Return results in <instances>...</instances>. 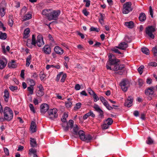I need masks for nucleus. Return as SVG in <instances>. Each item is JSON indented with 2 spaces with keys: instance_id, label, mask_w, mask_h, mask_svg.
Masks as SVG:
<instances>
[{
  "instance_id": "7c9ffc66",
  "label": "nucleus",
  "mask_w": 157,
  "mask_h": 157,
  "mask_svg": "<svg viewBox=\"0 0 157 157\" xmlns=\"http://www.w3.org/2000/svg\"><path fill=\"white\" fill-rule=\"evenodd\" d=\"M68 117V115L66 113H64L63 116L62 118H61L62 121L64 123L67 122L66 121V118Z\"/></svg>"
},
{
  "instance_id": "13d9d810",
  "label": "nucleus",
  "mask_w": 157,
  "mask_h": 157,
  "mask_svg": "<svg viewBox=\"0 0 157 157\" xmlns=\"http://www.w3.org/2000/svg\"><path fill=\"white\" fill-rule=\"evenodd\" d=\"M31 41V40L29 39H28L27 40L26 45L29 48H32V45L31 43L30 44L29 42H30Z\"/></svg>"
},
{
  "instance_id": "ddd939ff",
  "label": "nucleus",
  "mask_w": 157,
  "mask_h": 157,
  "mask_svg": "<svg viewBox=\"0 0 157 157\" xmlns=\"http://www.w3.org/2000/svg\"><path fill=\"white\" fill-rule=\"evenodd\" d=\"M54 51L56 54L60 55H62L63 53V50L58 46H56L54 48Z\"/></svg>"
},
{
  "instance_id": "6e6552de",
  "label": "nucleus",
  "mask_w": 157,
  "mask_h": 157,
  "mask_svg": "<svg viewBox=\"0 0 157 157\" xmlns=\"http://www.w3.org/2000/svg\"><path fill=\"white\" fill-rule=\"evenodd\" d=\"M120 85L122 90L124 91H127L128 88L129 86V82L127 80H124L120 83Z\"/></svg>"
},
{
  "instance_id": "39448f33",
  "label": "nucleus",
  "mask_w": 157,
  "mask_h": 157,
  "mask_svg": "<svg viewBox=\"0 0 157 157\" xmlns=\"http://www.w3.org/2000/svg\"><path fill=\"white\" fill-rule=\"evenodd\" d=\"M48 112V117L51 120H54L57 117V110L56 109H50Z\"/></svg>"
},
{
  "instance_id": "c756f323",
  "label": "nucleus",
  "mask_w": 157,
  "mask_h": 157,
  "mask_svg": "<svg viewBox=\"0 0 157 157\" xmlns=\"http://www.w3.org/2000/svg\"><path fill=\"white\" fill-rule=\"evenodd\" d=\"M62 125L64 131L65 132H67L69 130V127L67 122L62 124Z\"/></svg>"
},
{
  "instance_id": "9b49d317",
  "label": "nucleus",
  "mask_w": 157,
  "mask_h": 157,
  "mask_svg": "<svg viewBox=\"0 0 157 157\" xmlns=\"http://www.w3.org/2000/svg\"><path fill=\"white\" fill-rule=\"evenodd\" d=\"M133 101V99L132 97L130 96L129 97L124 103V105L128 107L131 106L132 105Z\"/></svg>"
},
{
  "instance_id": "1a4fd4ad",
  "label": "nucleus",
  "mask_w": 157,
  "mask_h": 157,
  "mask_svg": "<svg viewBox=\"0 0 157 157\" xmlns=\"http://www.w3.org/2000/svg\"><path fill=\"white\" fill-rule=\"evenodd\" d=\"M43 40V37L41 35H38L36 42V44L39 47H40L44 44V42Z\"/></svg>"
},
{
  "instance_id": "5fc2aeb1",
  "label": "nucleus",
  "mask_w": 157,
  "mask_h": 157,
  "mask_svg": "<svg viewBox=\"0 0 157 157\" xmlns=\"http://www.w3.org/2000/svg\"><path fill=\"white\" fill-rule=\"evenodd\" d=\"M69 124L71 128H72L73 127L74 121L72 120H70L69 121Z\"/></svg>"
},
{
  "instance_id": "f8f14e48",
  "label": "nucleus",
  "mask_w": 157,
  "mask_h": 157,
  "mask_svg": "<svg viewBox=\"0 0 157 157\" xmlns=\"http://www.w3.org/2000/svg\"><path fill=\"white\" fill-rule=\"evenodd\" d=\"M43 49L44 53L47 55L49 54L51 52V48L49 45H45Z\"/></svg>"
},
{
  "instance_id": "8fccbe9b",
  "label": "nucleus",
  "mask_w": 157,
  "mask_h": 157,
  "mask_svg": "<svg viewBox=\"0 0 157 157\" xmlns=\"http://www.w3.org/2000/svg\"><path fill=\"white\" fill-rule=\"evenodd\" d=\"M152 51L154 56H157V49L156 47H155L153 48Z\"/></svg>"
},
{
  "instance_id": "de8ad7c7",
  "label": "nucleus",
  "mask_w": 157,
  "mask_h": 157,
  "mask_svg": "<svg viewBox=\"0 0 157 157\" xmlns=\"http://www.w3.org/2000/svg\"><path fill=\"white\" fill-rule=\"evenodd\" d=\"M33 86H29L27 88V90L31 94H33Z\"/></svg>"
},
{
  "instance_id": "2f4dec72",
  "label": "nucleus",
  "mask_w": 157,
  "mask_h": 157,
  "mask_svg": "<svg viewBox=\"0 0 157 157\" xmlns=\"http://www.w3.org/2000/svg\"><path fill=\"white\" fill-rule=\"evenodd\" d=\"M0 39L1 40H4L6 39L7 34L6 33H2V32H0Z\"/></svg>"
},
{
  "instance_id": "b1692460",
  "label": "nucleus",
  "mask_w": 157,
  "mask_h": 157,
  "mask_svg": "<svg viewBox=\"0 0 157 157\" xmlns=\"http://www.w3.org/2000/svg\"><path fill=\"white\" fill-rule=\"evenodd\" d=\"M15 61L13 60L11 62L8 63V66L10 68H15L17 67V65L15 63Z\"/></svg>"
},
{
  "instance_id": "412c9836",
  "label": "nucleus",
  "mask_w": 157,
  "mask_h": 157,
  "mask_svg": "<svg viewBox=\"0 0 157 157\" xmlns=\"http://www.w3.org/2000/svg\"><path fill=\"white\" fill-rule=\"evenodd\" d=\"M103 111L99 107V121L104 118Z\"/></svg>"
},
{
  "instance_id": "ea45409f",
  "label": "nucleus",
  "mask_w": 157,
  "mask_h": 157,
  "mask_svg": "<svg viewBox=\"0 0 157 157\" xmlns=\"http://www.w3.org/2000/svg\"><path fill=\"white\" fill-rule=\"evenodd\" d=\"M124 41L127 43L130 42L132 41V39L131 37L128 36H126L124 38Z\"/></svg>"
},
{
  "instance_id": "f3484780",
  "label": "nucleus",
  "mask_w": 157,
  "mask_h": 157,
  "mask_svg": "<svg viewBox=\"0 0 157 157\" xmlns=\"http://www.w3.org/2000/svg\"><path fill=\"white\" fill-rule=\"evenodd\" d=\"M30 128L33 132H36L37 130L36 125L35 122L32 121L31 122Z\"/></svg>"
},
{
  "instance_id": "09e8293b",
  "label": "nucleus",
  "mask_w": 157,
  "mask_h": 157,
  "mask_svg": "<svg viewBox=\"0 0 157 157\" xmlns=\"http://www.w3.org/2000/svg\"><path fill=\"white\" fill-rule=\"evenodd\" d=\"M63 72H61L59 73V74H58L56 76V81L58 82L59 81V79L60 78L61 75L63 74Z\"/></svg>"
},
{
  "instance_id": "a18cd8bd",
  "label": "nucleus",
  "mask_w": 157,
  "mask_h": 157,
  "mask_svg": "<svg viewBox=\"0 0 157 157\" xmlns=\"http://www.w3.org/2000/svg\"><path fill=\"white\" fill-rule=\"evenodd\" d=\"M62 76L61 79L60 80V82H64L65 80L67 77V75L66 74L64 73L62 75Z\"/></svg>"
},
{
  "instance_id": "69168bd1",
  "label": "nucleus",
  "mask_w": 157,
  "mask_h": 157,
  "mask_svg": "<svg viewBox=\"0 0 157 157\" xmlns=\"http://www.w3.org/2000/svg\"><path fill=\"white\" fill-rule=\"evenodd\" d=\"M24 147L21 145H19L18 147V149L17 151H21L24 149Z\"/></svg>"
},
{
  "instance_id": "6ab92c4d",
  "label": "nucleus",
  "mask_w": 157,
  "mask_h": 157,
  "mask_svg": "<svg viewBox=\"0 0 157 157\" xmlns=\"http://www.w3.org/2000/svg\"><path fill=\"white\" fill-rule=\"evenodd\" d=\"M5 61L3 60H0V69H2L4 68L6 66L7 63V61L6 59H5Z\"/></svg>"
},
{
  "instance_id": "393cba45",
  "label": "nucleus",
  "mask_w": 157,
  "mask_h": 157,
  "mask_svg": "<svg viewBox=\"0 0 157 157\" xmlns=\"http://www.w3.org/2000/svg\"><path fill=\"white\" fill-rule=\"evenodd\" d=\"M13 16L12 15H10L9 16V21L8 22V24L10 27L12 26L13 23Z\"/></svg>"
},
{
  "instance_id": "a19ab883",
  "label": "nucleus",
  "mask_w": 157,
  "mask_h": 157,
  "mask_svg": "<svg viewBox=\"0 0 157 157\" xmlns=\"http://www.w3.org/2000/svg\"><path fill=\"white\" fill-rule=\"evenodd\" d=\"M100 99L104 105L108 103L107 101L102 97H100Z\"/></svg>"
},
{
  "instance_id": "bf43d9fd",
  "label": "nucleus",
  "mask_w": 157,
  "mask_h": 157,
  "mask_svg": "<svg viewBox=\"0 0 157 157\" xmlns=\"http://www.w3.org/2000/svg\"><path fill=\"white\" fill-rule=\"evenodd\" d=\"M90 31H96L98 32V30L97 28H95L94 27H91L90 29Z\"/></svg>"
},
{
  "instance_id": "e2e57ef3",
  "label": "nucleus",
  "mask_w": 157,
  "mask_h": 157,
  "mask_svg": "<svg viewBox=\"0 0 157 157\" xmlns=\"http://www.w3.org/2000/svg\"><path fill=\"white\" fill-rule=\"evenodd\" d=\"M106 107L107 108V109H108L109 110H111L112 109H113V108L109 105L108 103H107L105 105Z\"/></svg>"
},
{
  "instance_id": "0e129e2a",
  "label": "nucleus",
  "mask_w": 157,
  "mask_h": 157,
  "mask_svg": "<svg viewBox=\"0 0 157 157\" xmlns=\"http://www.w3.org/2000/svg\"><path fill=\"white\" fill-rule=\"evenodd\" d=\"M46 77V75L44 73L41 74L40 75V78L41 81H42Z\"/></svg>"
},
{
  "instance_id": "4d7b16f0",
  "label": "nucleus",
  "mask_w": 157,
  "mask_h": 157,
  "mask_svg": "<svg viewBox=\"0 0 157 157\" xmlns=\"http://www.w3.org/2000/svg\"><path fill=\"white\" fill-rule=\"evenodd\" d=\"M87 91L88 92V93L90 95H93V94H94L95 93L91 89L89 88L87 89Z\"/></svg>"
},
{
  "instance_id": "7ed1b4c3",
  "label": "nucleus",
  "mask_w": 157,
  "mask_h": 157,
  "mask_svg": "<svg viewBox=\"0 0 157 157\" xmlns=\"http://www.w3.org/2000/svg\"><path fill=\"white\" fill-rule=\"evenodd\" d=\"M156 29L155 24H154L152 25L149 26L146 28V33L150 38L153 39L155 37L153 33L155 32Z\"/></svg>"
},
{
  "instance_id": "4be33fe9",
  "label": "nucleus",
  "mask_w": 157,
  "mask_h": 157,
  "mask_svg": "<svg viewBox=\"0 0 157 157\" xmlns=\"http://www.w3.org/2000/svg\"><path fill=\"white\" fill-rule=\"evenodd\" d=\"M30 32L29 28H26L24 32V38L26 39L28 37Z\"/></svg>"
},
{
  "instance_id": "423d86ee",
  "label": "nucleus",
  "mask_w": 157,
  "mask_h": 157,
  "mask_svg": "<svg viewBox=\"0 0 157 157\" xmlns=\"http://www.w3.org/2000/svg\"><path fill=\"white\" fill-rule=\"evenodd\" d=\"M132 3L130 2L125 3L123 6L122 10L123 13L124 14H127L132 10L131 8Z\"/></svg>"
},
{
  "instance_id": "dca6fc26",
  "label": "nucleus",
  "mask_w": 157,
  "mask_h": 157,
  "mask_svg": "<svg viewBox=\"0 0 157 157\" xmlns=\"http://www.w3.org/2000/svg\"><path fill=\"white\" fill-rule=\"evenodd\" d=\"M154 88L153 87H151L146 90H145V94L147 95H152L154 93Z\"/></svg>"
},
{
  "instance_id": "9d476101",
  "label": "nucleus",
  "mask_w": 157,
  "mask_h": 157,
  "mask_svg": "<svg viewBox=\"0 0 157 157\" xmlns=\"http://www.w3.org/2000/svg\"><path fill=\"white\" fill-rule=\"evenodd\" d=\"M49 105L46 103H44L40 106V112L41 113H44L49 109Z\"/></svg>"
},
{
  "instance_id": "aec40b11",
  "label": "nucleus",
  "mask_w": 157,
  "mask_h": 157,
  "mask_svg": "<svg viewBox=\"0 0 157 157\" xmlns=\"http://www.w3.org/2000/svg\"><path fill=\"white\" fill-rule=\"evenodd\" d=\"M4 95L3 96L5 101L6 102L8 101L9 97V94L7 90L5 89L4 91Z\"/></svg>"
},
{
  "instance_id": "5701e85b",
  "label": "nucleus",
  "mask_w": 157,
  "mask_h": 157,
  "mask_svg": "<svg viewBox=\"0 0 157 157\" xmlns=\"http://www.w3.org/2000/svg\"><path fill=\"white\" fill-rule=\"evenodd\" d=\"M125 25L129 28L132 29L134 27V23L132 21L126 22H125Z\"/></svg>"
},
{
  "instance_id": "680f3d73",
  "label": "nucleus",
  "mask_w": 157,
  "mask_h": 157,
  "mask_svg": "<svg viewBox=\"0 0 157 157\" xmlns=\"http://www.w3.org/2000/svg\"><path fill=\"white\" fill-rule=\"evenodd\" d=\"M149 11L150 13V14L151 16V17L153 18V10L152 9L151 6H150L149 7Z\"/></svg>"
},
{
  "instance_id": "0eeeda50",
  "label": "nucleus",
  "mask_w": 157,
  "mask_h": 157,
  "mask_svg": "<svg viewBox=\"0 0 157 157\" xmlns=\"http://www.w3.org/2000/svg\"><path fill=\"white\" fill-rule=\"evenodd\" d=\"M60 13V11L59 10H53L52 12L51 11L50 16L48 18V20L50 21L52 20H57Z\"/></svg>"
},
{
  "instance_id": "338daca9",
  "label": "nucleus",
  "mask_w": 157,
  "mask_h": 157,
  "mask_svg": "<svg viewBox=\"0 0 157 157\" xmlns=\"http://www.w3.org/2000/svg\"><path fill=\"white\" fill-rule=\"evenodd\" d=\"M24 72H25V70H22L21 71V74H20L21 77L23 78H24V75H25Z\"/></svg>"
},
{
  "instance_id": "473e14b6",
  "label": "nucleus",
  "mask_w": 157,
  "mask_h": 157,
  "mask_svg": "<svg viewBox=\"0 0 157 157\" xmlns=\"http://www.w3.org/2000/svg\"><path fill=\"white\" fill-rule=\"evenodd\" d=\"M32 15L30 13H28L24 16L23 21H25L31 19Z\"/></svg>"
},
{
  "instance_id": "20e7f679",
  "label": "nucleus",
  "mask_w": 157,
  "mask_h": 157,
  "mask_svg": "<svg viewBox=\"0 0 157 157\" xmlns=\"http://www.w3.org/2000/svg\"><path fill=\"white\" fill-rule=\"evenodd\" d=\"M79 133L80 134L79 136L80 139L82 141L88 143L92 139V137L90 135H85V132L83 131H81Z\"/></svg>"
},
{
  "instance_id": "72a5a7b5",
  "label": "nucleus",
  "mask_w": 157,
  "mask_h": 157,
  "mask_svg": "<svg viewBox=\"0 0 157 157\" xmlns=\"http://www.w3.org/2000/svg\"><path fill=\"white\" fill-rule=\"evenodd\" d=\"M44 90H38L36 93V95L39 97H42L44 94Z\"/></svg>"
},
{
  "instance_id": "a211bd4d",
  "label": "nucleus",
  "mask_w": 157,
  "mask_h": 157,
  "mask_svg": "<svg viewBox=\"0 0 157 157\" xmlns=\"http://www.w3.org/2000/svg\"><path fill=\"white\" fill-rule=\"evenodd\" d=\"M30 144L32 147H36L37 145L36 140L32 138H30Z\"/></svg>"
},
{
  "instance_id": "c85d7f7f",
  "label": "nucleus",
  "mask_w": 157,
  "mask_h": 157,
  "mask_svg": "<svg viewBox=\"0 0 157 157\" xmlns=\"http://www.w3.org/2000/svg\"><path fill=\"white\" fill-rule=\"evenodd\" d=\"M72 130V133H73L75 135H79V136H80V134H79V132L81 131H82V130H79L78 132V130L79 129V128H73Z\"/></svg>"
},
{
  "instance_id": "c9c22d12",
  "label": "nucleus",
  "mask_w": 157,
  "mask_h": 157,
  "mask_svg": "<svg viewBox=\"0 0 157 157\" xmlns=\"http://www.w3.org/2000/svg\"><path fill=\"white\" fill-rule=\"evenodd\" d=\"M36 40L35 38V36L33 34L32 36V42L31 44L34 46H36Z\"/></svg>"
},
{
  "instance_id": "cd10ccee",
  "label": "nucleus",
  "mask_w": 157,
  "mask_h": 157,
  "mask_svg": "<svg viewBox=\"0 0 157 157\" xmlns=\"http://www.w3.org/2000/svg\"><path fill=\"white\" fill-rule=\"evenodd\" d=\"M104 122L109 126L113 123V120L111 118H109L105 120Z\"/></svg>"
},
{
  "instance_id": "f704fd0d",
  "label": "nucleus",
  "mask_w": 157,
  "mask_h": 157,
  "mask_svg": "<svg viewBox=\"0 0 157 157\" xmlns=\"http://www.w3.org/2000/svg\"><path fill=\"white\" fill-rule=\"evenodd\" d=\"M153 140L150 137H148L146 140V143L148 144H151L153 143Z\"/></svg>"
},
{
  "instance_id": "4468645a",
  "label": "nucleus",
  "mask_w": 157,
  "mask_h": 157,
  "mask_svg": "<svg viewBox=\"0 0 157 157\" xmlns=\"http://www.w3.org/2000/svg\"><path fill=\"white\" fill-rule=\"evenodd\" d=\"M128 46V45L127 43L125 42H121L117 48L122 50H125Z\"/></svg>"
},
{
  "instance_id": "49530a36",
  "label": "nucleus",
  "mask_w": 157,
  "mask_h": 157,
  "mask_svg": "<svg viewBox=\"0 0 157 157\" xmlns=\"http://www.w3.org/2000/svg\"><path fill=\"white\" fill-rule=\"evenodd\" d=\"M109 127V126L104 122V124L101 125V127L102 129H108Z\"/></svg>"
},
{
  "instance_id": "2eb2a0df",
  "label": "nucleus",
  "mask_w": 157,
  "mask_h": 157,
  "mask_svg": "<svg viewBox=\"0 0 157 157\" xmlns=\"http://www.w3.org/2000/svg\"><path fill=\"white\" fill-rule=\"evenodd\" d=\"M51 10L50 9H44L42 11V14L46 16L48 20V18L50 16Z\"/></svg>"
},
{
  "instance_id": "37998d69",
  "label": "nucleus",
  "mask_w": 157,
  "mask_h": 157,
  "mask_svg": "<svg viewBox=\"0 0 157 157\" xmlns=\"http://www.w3.org/2000/svg\"><path fill=\"white\" fill-rule=\"evenodd\" d=\"M144 68V66L143 65H142L139 67L138 69V71L140 75L142 74L143 71V70Z\"/></svg>"
},
{
  "instance_id": "58836bf2",
  "label": "nucleus",
  "mask_w": 157,
  "mask_h": 157,
  "mask_svg": "<svg viewBox=\"0 0 157 157\" xmlns=\"http://www.w3.org/2000/svg\"><path fill=\"white\" fill-rule=\"evenodd\" d=\"M82 104L80 102H78L76 104V105L74 107V110L77 111L80 109L81 106Z\"/></svg>"
},
{
  "instance_id": "bb28decb",
  "label": "nucleus",
  "mask_w": 157,
  "mask_h": 157,
  "mask_svg": "<svg viewBox=\"0 0 157 157\" xmlns=\"http://www.w3.org/2000/svg\"><path fill=\"white\" fill-rule=\"evenodd\" d=\"M146 19V16L144 13H141L139 17V19L141 21H144Z\"/></svg>"
},
{
  "instance_id": "603ef678",
  "label": "nucleus",
  "mask_w": 157,
  "mask_h": 157,
  "mask_svg": "<svg viewBox=\"0 0 157 157\" xmlns=\"http://www.w3.org/2000/svg\"><path fill=\"white\" fill-rule=\"evenodd\" d=\"M29 106L30 109V110L33 112L34 113H35V112L34 107L33 106V104H30L29 105Z\"/></svg>"
},
{
  "instance_id": "774afa93",
  "label": "nucleus",
  "mask_w": 157,
  "mask_h": 157,
  "mask_svg": "<svg viewBox=\"0 0 157 157\" xmlns=\"http://www.w3.org/2000/svg\"><path fill=\"white\" fill-rule=\"evenodd\" d=\"M92 96L94 98V101L95 102L97 101H98L97 95L95 93Z\"/></svg>"
},
{
  "instance_id": "f03ea898",
  "label": "nucleus",
  "mask_w": 157,
  "mask_h": 157,
  "mask_svg": "<svg viewBox=\"0 0 157 157\" xmlns=\"http://www.w3.org/2000/svg\"><path fill=\"white\" fill-rule=\"evenodd\" d=\"M3 113L5 119H6V121H10L12 120L13 117V113L10 108L6 107L4 108Z\"/></svg>"
},
{
  "instance_id": "f257e3e1",
  "label": "nucleus",
  "mask_w": 157,
  "mask_h": 157,
  "mask_svg": "<svg viewBox=\"0 0 157 157\" xmlns=\"http://www.w3.org/2000/svg\"><path fill=\"white\" fill-rule=\"evenodd\" d=\"M109 61L108 63L110 65L114 66V67L113 68V70L114 71H117L118 70H122L124 67L123 64H120L118 63L120 60L117 59L112 54L109 53Z\"/></svg>"
},
{
  "instance_id": "a878e982",
  "label": "nucleus",
  "mask_w": 157,
  "mask_h": 157,
  "mask_svg": "<svg viewBox=\"0 0 157 157\" xmlns=\"http://www.w3.org/2000/svg\"><path fill=\"white\" fill-rule=\"evenodd\" d=\"M100 18L99 20V22L102 25H104V20L105 18V15L100 13Z\"/></svg>"
},
{
  "instance_id": "6e6d98bb",
  "label": "nucleus",
  "mask_w": 157,
  "mask_h": 157,
  "mask_svg": "<svg viewBox=\"0 0 157 157\" xmlns=\"http://www.w3.org/2000/svg\"><path fill=\"white\" fill-rule=\"evenodd\" d=\"M36 151L33 148H31L29 150V154H36Z\"/></svg>"
},
{
  "instance_id": "79ce46f5",
  "label": "nucleus",
  "mask_w": 157,
  "mask_h": 157,
  "mask_svg": "<svg viewBox=\"0 0 157 157\" xmlns=\"http://www.w3.org/2000/svg\"><path fill=\"white\" fill-rule=\"evenodd\" d=\"M82 13L84 15L86 16L90 14V13L87 11L86 9L85 8L82 10Z\"/></svg>"
},
{
  "instance_id": "e433bc0d",
  "label": "nucleus",
  "mask_w": 157,
  "mask_h": 157,
  "mask_svg": "<svg viewBox=\"0 0 157 157\" xmlns=\"http://www.w3.org/2000/svg\"><path fill=\"white\" fill-rule=\"evenodd\" d=\"M141 50L143 53L147 55L149 54V51L147 48H141Z\"/></svg>"
},
{
  "instance_id": "c03bdc74",
  "label": "nucleus",
  "mask_w": 157,
  "mask_h": 157,
  "mask_svg": "<svg viewBox=\"0 0 157 157\" xmlns=\"http://www.w3.org/2000/svg\"><path fill=\"white\" fill-rule=\"evenodd\" d=\"M9 89L12 91H13L15 90H17L18 89V87L16 86H13L12 85L10 86L9 87Z\"/></svg>"
},
{
  "instance_id": "3c124183",
  "label": "nucleus",
  "mask_w": 157,
  "mask_h": 157,
  "mask_svg": "<svg viewBox=\"0 0 157 157\" xmlns=\"http://www.w3.org/2000/svg\"><path fill=\"white\" fill-rule=\"evenodd\" d=\"M65 104L66 107L68 108H71L72 105V103L70 101L65 102Z\"/></svg>"
},
{
  "instance_id": "4c0bfd02",
  "label": "nucleus",
  "mask_w": 157,
  "mask_h": 157,
  "mask_svg": "<svg viewBox=\"0 0 157 157\" xmlns=\"http://www.w3.org/2000/svg\"><path fill=\"white\" fill-rule=\"evenodd\" d=\"M27 81L30 82L31 86H33L35 85V82L33 79L28 78L27 79Z\"/></svg>"
},
{
  "instance_id": "864d4df0",
  "label": "nucleus",
  "mask_w": 157,
  "mask_h": 157,
  "mask_svg": "<svg viewBox=\"0 0 157 157\" xmlns=\"http://www.w3.org/2000/svg\"><path fill=\"white\" fill-rule=\"evenodd\" d=\"M4 152L6 154V155L7 156H8L9 155V150L8 148L6 147H4L3 148Z\"/></svg>"
},
{
  "instance_id": "052dcab7",
  "label": "nucleus",
  "mask_w": 157,
  "mask_h": 157,
  "mask_svg": "<svg viewBox=\"0 0 157 157\" xmlns=\"http://www.w3.org/2000/svg\"><path fill=\"white\" fill-rule=\"evenodd\" d=\"M149 65L153 67H156L157 66V63L155 62H151L149 63Z\"/></svg>"
}]
</instances>
